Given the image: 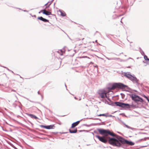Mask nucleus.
Returning <instances> with one entry per match:
<instances>
[{
    "label": "nucleus",
    "instance_id": "17",
    "mask_svg": "<svg viewBox=\"0 0 149 149\" xmlns=\"http://www.w3.org/2000/svg\"><path fill=\"white\" fill-rule=\"evenodd\" d=\"M144 59H145V60H146V61L148 60V61H149V59L148 58V57L146 56L145 55L144 56Z\"/></svg>",
    "mask_w": 149,
    "mask_h": 149
},
{
    "label": "nucleus",
    "instance_id": "2",
    "mask_svg": "<svg viewBox=\"0 0 149 149\" xmlns=\"http://www.w3.org/2000/svg\"><path fill=\"white\" fill-rule=\"evenodd\" d=\"M98 132L100 134L104 136H107L108 134H110L112 136H116L113 133L111 132L109 130L100 129L98 130Z\"/></svg>",
    "mask_w": 149,
    "mask_h": 149
},
{
    "label": "nucleus",
    "instance_id": "12",
    "mask_svg": "<svg viewBox=\"0 0 149 149\" xmlns=\"http://www.w3.org/2000/svg\"><path fill=\"white\" fill-rule=\"evenodd\" d=\"M38 19H39L40 20L44 22H48V20L45 19L42 17H38Z\"/></svg>",
    "mask_w": 149,
    "mask_h": 149
},
{
    "label": "nucleus",
    "instance_id": "21",
    "mask_svg": "<svg viewBox=\"0 0 149 149\" xmlns=\"http://www.w3.org/2000/svg\"><path fill=\"white\" fill-rule=\"evenodd\" d=\"M61 55H63V54H61Z\"/></svg>",
    "mask_w": 149,
    "mask_h": 149
},
{
    "label": "nucleus",
    "instance_id": "1",
    "mask_svg": "<svg viewBox=\"0 0 149 149\" xmlns=\"http://www.w3.org/2000/svg\"><path fill=\"white\" fill-rule=\"evenodd\" d=\"M109 142L111 145L118 147H120L122 144H126L130 146L134 145V143L132 141L125 140L118 135H116V138H110L109 140Z\"/></svg>",
    "mask_w": 149,
    "mask_h": 149
},
{
    "label": "nucleus",
    "instance_id": "23",
    "mask_svg": "<svg viewBox=\"0 0 149 149\" xmlns=\"http://www.w3.org/2000/svg\"><path fill=\"white\" fill-rule=\"evenodd\" d=\"M47 4V3H46L45 4V5H46Z\"/></svg>",
    "mask_w": 149,
    "mask_h": 149
},
{
    "label": "nucleus",
    "instance_id": "6",
    "mask_svg": "<svg viewBox=\"0 0 149 149\" xmlns=\"http://www.w3.org/2000/svg\"><path fill=\"white\" fill-rule=\"evenodd\" d=\"M125 76L128 78L133 82H137V79L135 77L133 76L130 74L129 72H127L125 74Z\"/></svg>",
    "mask_w": 149,
    "mask_h": 149
},
{
    "label": "nucleus",
    "instance_id": "3",
    "mask_svg": "<svg viewBox=\"0 0 149 149\" xmlns=\"http://www.w3.org/2000/svg\"><path fill=\"white\" fill-rule=\"evenodd\" d=\"M115 104L117 106L127 108H130L131 107H134L133 104H128L119 102H115Z\"/></svg>",
    "mask_w": 149,
    "mask_h": 149
},
{
    "label": "nucleus",
    "instance_id": "8",
    "mask_svg": "<svg viewBox=\"0 0 149 149\" xmlns=\"http://www.w3.org/2000/svg\"><path fill=\"white\" fill-rule=\"evenodd\" d=\"M95 136L100 141L103 143H105L107 141V140L106 137L105 136H100L98 135H96Z\"/></svg>",
    "mask_w": 149,
    "mask_h": 149
},
{
    "label": "nucleus",
    "instance_id": "4",
    "mask_svg": "<svg viewBox=\"0 0 149 149\" xmlns=\"http://www.w3.org/2000/svg\"><path fill=\"white\" fill-rule=\"evenodd\" d=\"M127 87L126 86L124 85L122 83H115L113 84L111 89H114L116 88H125V87Z\"/></svg>",
    "mask_w": 149,
    "mask_h": 149
},
{
    "label": "nucleus",
    "instance_id": "16",
    "mask_svg": "<svg viewBox=\"0 0 149 149\" xmlns=\"http://www.w3.org/2000/svg\"><path fill=\"white\" fill-rule=\"evenodd\" d=\"M125 125L126 127L127 128H128L132 130H134V128H132V127H130L129 126H128V125Z\"/></svg>",
    "mask_w": 149,
    "mask_h": 149
},
{
    "label": "nucleus",
    "instance_id": "18",
    "mask_svg": "<svg viewBox=\"0 0 149 149\" xmlns=\"http://www.w3.org/2000/svg\"><path fill=\"white\" fill-rule=\"evenodd\" d=\"M98 116H106V115L105 114H100V115H98Z\"/></svg>",
    "mask_w": 149,
    "mask_h": 149
},
{
    "label": "nucleus",
    "instance_id": "9",
    "mask_svg": "<svg viewBox=\"0 0 149 149\" xmlns=\"http://www.w3.org/2000/svg\"><path fill=\"white\" fill-rule=\"evenodd\" d=\"M54 125H48V126H44L42 125L41 126V127L45 128V129H52L53 128V127H54Z\"/></svg>",
    "mask_w": 149,
    "mask_h": 149
},
{
    "label": "nucleus",
    "instance_id": "13",
    "mask_svg": "<svg viewBox=\"0 0 149 149\" xmlns=\"http://www.w3.org/2000/svg\"><path fill=\"white\" fill-rule=\"evenodd\" d=\"M29 116L32 118H34L36 119H38V118L35 115L31 114H29Z\"/></svg>",
    "mask_w": 149,
    "mask_h": 149
},
{
    "label": "nucleus",
    "instance_id": "7",
    "mask_svg": "<svg viewBox=\"0 0 149 149\" xmlns=\"http://www.w3.org/2000/svg\"><path fill=\"white\" fill-rule=\"evenodd\" d=\"M107 92L104 90L100 91L99 93L102 98H104L106 97L108 99V97L107 95L106 94Z\"/></svg>",
    "mask_w": 149,
    "mask_h": 149
},
{
    "label": "nucleus",
    "instance_id": "11",
    "mask_svg": "<svg viewBox=\"0 0 149 149\" xmlns=\"http://www.w3.org/2000/svg\"><path fill=\"white\" fill-rule=\"evenodd\" d=\"M80 121H78L72 124L71 127L73 128L77 126L79 123Z\"/></svg>",
    "mask_w": 149,
    "mask_h": 149
},
{
    "label": "nucleus",
    "instance_id": "14",
    "mask_svg": "<svg viewBox=\"0 0 149 149\" xmlns=\"http://www.w3.org/2000/svg\"><path fill=\"white\" fill-rule=\"evenodd\" d=\"M61 13V15L62 16H65V13L64 12H63L62 11H60Z\"/></svg>",
    "mask_w": 149,
    "mask_h": 149
},
{
    "label": "nucleus",
    "instance_id": "5",
    "mask_svg": "<svg viewBox=\"0 0 149 149\" xmlns=\"http://www.w3.org/2000/svg\"><path fill=\"white\" fill-rule=\"evenodd\" d=\"M130 96L132 100L135 101H139L141 102H143V99L137 95L134 94H132L130 95Z\"/></svg>",
    "mask_w": 149,
    "mask_h": 149
},
{
    "label": "nucleus",
    "instance_id": "10",
    "mask_svg": "<svg viewBox=\"0 0 149 149\" xmlns=\"http://www.w3.org/2000/svg\"><path fill=\"white\" fill-rule=\"evenodd\" d=\"M43 13L47 15H51L52 14L51 12L47 11L45 10H43Z\"/></svg>",
    "mask_w": 149,
    "mask_h": 149
},
{
    "label": "nucleus",
    "instance_id": "15",
    "mask_svg": "<svg viewBox=\"0 0 149 149\" xmlns=\"http://www.w3.org/2000/svg\"><path fill=\"white\" fill-rule=\"evenodd\" d=\"M69 131H70V132L71 133H76L77 132V130H76L74 131H72V130H70Z\"/></svg>",
    "mask_w": 149,
    "mask_h": 149
},
{
    "label": "nucleus",
    "instance_id": "19",
    "mask_svg": "<svg viewBox=\"0 0 149 149\" xmlns=\"http://www.w3.org/2000/svg\"><path fill=\"white\" fill-rule=\"evenodd\" d=\"M143 96L145 97V98H146V99H147V98L148 97H146V96H145V95H143Z\"/></svg>",
    "mask_w": 149,
    "mask_h": 149
},
{
    "label": "nucleus",
    "instance_id": "20",
    "mask_svg": "<svg viewBox=\"0 0 149 149\" xmlns=\"http://www.w3.org/2000/svg\"><path fill=\"white\" fill-rule=\"evenodd\" d=\"M146 99L147 100L148 102H149V99H148V97Z\"/></svg>",
    "mask_w": 149,
    "mask_h": 149
},
{
    "label": "nucleus",
    "instance_id": "22",
    "mask_svg": "<svg viewBox=\"0 0 149 149\" xmlns=\"http://www.w3.org/2000/svg\"><path fill=\"white\" fill-rule=\"evenodd\" d=\"M95 42H97V40L95 41Z\"/></svg>",
    "mask_w": 149,
    "mask_h": 149
}]
</instances>
